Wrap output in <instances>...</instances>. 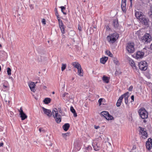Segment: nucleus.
<instances>
[{
	"instance_id": "obj_48",
	"label": "nucleus",
	"mask_w": 152,
	"mask_h": 152,
	"mask_svg": "<svg viewBox=\"0 0 152 152\" xmlns=\"http://www.w3.org/2000/svg\"><path fill=\"white\" fill-rule=\"evenodd\" d=\"M55 15L57 17V18H60L58 14V12L55 13Z\"/></svg>"
},
{
	"instance_id": "obj_47",
	"label": "nucleus",
	"mask_w": 152,
	"mask_h": 152,
	"mask_svg": "<svg viewBox=\"0 0 152 152\" xmlns=\"http://www.w3.org/2000/svg\"><path fill=\"white\" fill-rule=\"evenodd\" d=\"M57 19L58 22V24L62 22V21L60 19V18H57Z\"/></svg>"
},
{
	"instance_id": "obj_64",
	"label": "nucleus",
	"mask_w": 152,
	"mask_h": 152,
	"mask_svg": "<svg viewBox=\"0 0 152 152\" xmlns=\"http://www.w3.org/2000/svg\"><path fill=\"white\" fill-rule=\"evenodd\" d=\"M52 94H55V92L54 91H53L52 92Z\"/></svg>"
},
{
	"instance_id": "obj_30",
	"label": "nucleus",
	"mask_w": 152,
	"mask_h": 152,
	"mask_svg": "<svg viewBox=\"0 0 152 152\" xmlns=\"http://www.w3.org/2000/svg\"><path fill=\"white\" fill-rule=\"evenodd\" d=\"M66 67V64H62L61 67V70L62 71H64Z\"/></svg>"
},
{
	"instance_id": "obj_31",
	"label": "nucleus",
	"mask_w": 152,
	"mask_h": 152,
	"mask_svg": "<svg viewBox=\"0 0 152 152\" xmlns=\"http://www.w3.org/2000/svg\"><path fill=\"white\" fill-rule=\"evenodd\" d=\"M11 70L9 67H8L7 68V74L9 75H11Z\"/></svg>"
},
{
	"instance_id": "obj_56",
	"label": "nucleus",
	"mask_w": 152,
	"mask_h": 152,
	"mask_svg": "<svg viewBox=\"0 0 152 152\" xmlns=\"http://www.w3.org/2000/svg\"><path fill=\"white\" fill-rule=\"evenodd\" d=\"M132 67H135V68H136V65H135V64L134 63L132 65Z\"/></svg>"
},
{
	"instance_id": "obj_32",
	"label": "nucleus",
	"mask_w": 152,
	"mask_h": 152,
	"mask_svg": "<svg viewBox=\"0 0 152 152\" xmlns=\"http://www.w3.org/2000/svg\"><path fill=\"white\" fill-rule=\"evenodd\" d=\"M58 111L59 113H61V114L62 115H64V112H62L61 107H59L58 108Z\"/></svg>"
},
{
	"instance_id": "obj_60",
	"label": "nucleus",
	"mask_w": 152,
	"mask_h": 152,
	"mask_svg": "<svg viewBox=\"0 0 152 152\" xmlns=\"http://www.w3.org/2000/svg\"><path fill=\"white\" fill-rule=\"evenodd\" d=\"M30 8L31 9H32V8H33V7H32V5H30Z\"/></svg>"
},
{
	"instance_id": "obj_28",
	"label": "nucleus",
	"mask_w": 152,
	"mask_h": 152,
	"mask_svg": "<svg viewBox=\"0 0 152 152\" xmlns=\"http://www.w3.org/2000/svg\"><path fill=\"white\" fill-rule=\"evenodd\" d=\"M60 8H61V11L63 13V14L64 15H66V11H65L66 10V7L65 6H61L60 7Z\"/></svg>"
},
{
	"instance_id": "obj_22",
	"label": "nucleus",
	"mask_w": 152,
	"mask_h": 152,
	"mask_svg": "<svg viewBox=\"0 0 152 152\" xmlns=\"http://www.w3.org/2000/svg\"><path fill=\"white\" fill-rule=\"evenodd\" d=\"M70 111L73 114L74 116L75 117H77V114L75 110L72 106L70 107Z\"/></svg>"
},
{
	"instance_id": "obj_33",
	"label": "nucleus",
	"mask_w": 152,
	"mask_h": 152,
	"mask_svg": "<svg viewBox=\"0 0 152 152\" xmlns=\"http://www.w3.org/2000/svg\"><path fill=\"white\" fill-rule=\"evenodd\" d=\"M148 15L150 18L152 19V10H150L148 12Z\"/></svg>"
},
{
	"instance_id": "obj_61",
	"label": "nucleus",
	"mask_w": 152,
	"mask_h": 152,
	"mask_svg": "<svg viewBox=\"0 0 152 152\" xmlns=\"http://www.w3.org/2000/svg\"><path fill=\"white\" fill-rule=\"evenodd\" d=\"M10 114L11 115H12V114L13 113L12 112H10Z\"/></svg>"
},
{
	"instance_id": "obj_21",
	"label": "nucleus",
	"mask_w": 152,
	"mask_h": 152,
	"mask_svg": "<svg viewBox=\"0 0 152 152\" xmlns=\"http://www.w3.org/2000/svg\"><path fill=\"white\" fill-rule=\"evenodd\" d=\"M20 117L22 120H24L27 117V116L24 112L20 114Z\"/></svg>"
},
{
	"instance_id": "obj_51",
	"label": "nucleus",
	"mask_w": 152,
	"mask_h": 152,
	"mask_svg": "<svg viewBox=\"0 0 152 152\" xmlns=\"http://www.w3.org/2000/svg\"><path fill=\"white\" fill-rule=\"evenodd\" d=\"M7 86L5 85L4 84L3 85V88L4 89H5L7 88Z\"/></svg>"
},
{
	"instance_id": "obj_55",
	"label": "nucleus",
	"mask_w": 152,
	"mask_h": 152,
	"mask_svg": "<svg viewBox=\"0 0 152 152\" xmlns=\"http://www.w3.org/2000/svg\"><path fill=\"white\" fill-rule=\"evenodd\" d=\"M7 102H8V103H7V104L8 105H9V106H10V101L9 100H8V101Z\"/></svg>"
},
{
	"instance_id": "obj_5",
	"label": "nucleus",
	"mask_w": 152,
	"mask_h": 152,
	"mask_svg": "<svg viewBox=\"0 0 152 152\" xmlns=\"http://www.w3.org/2000/svg\"><path fill=\"white\" fill-rule=\"evenodd\" d=\"M118 37V34L116 33H114L107 36V39L110 42L113 43L116 41Z\"/></svg>"
},
{
	"instance_id": "obj_46",
	"label": "nucleus",
	"mask_w": 152,
	"mask_h": 152,
	"mask_svg": "<svg viewBox=\"0 0 152 152\" xmlns=\"http://www.w3.org/2000/svg\"><path fill=\"white\" fill-rule=\"evenodd\" d=\"M131 99L132 101H131V102H132L134 101V95H132L131 96Z\"/></svg>"
},
{
	"instance_id": "obj_1",
	"label": "nucleus",
	"mask_w": 152,
	"mask_h": 152,
	"mask_svg": "<svg viewBox=\"0 0 152 152\" xmlns=\"http://www.w3.org/2000/svg\"><path fill=\"white\" fill-rule=\"evenodd\" d=\"M136 17L139 20L142 24L146 26H148L150 21L141 12H136L135 13Z\"/></svg>"
},
{
	"instance_id": "obj_62",
	"label": "nucleus",
	"mask_w": 152,
	"mask_h": 152,
	"mask_svg": "<svg viewBox=\"0 0 152 152\" xmlns=\"http://www.w3.org/2000/svg\"><path fill=\"white\" fill-rule=\"evenodd\" d=\"M4 100H5V101L6 102H7L8 101H7V100H6L5 99Z\"/></svg>"
},
{
	"instance_id": "obj_63",
	"label": "nucleus",
	"mask_w": 152,
	"mask_h": 152,
	"mask_svg": "<svg viewBox=\"0 0 152 152\" xmlns=\"http://www.w3.org/2000/svg\"><path fill=\"white\" fill-rule=\"evenodd\" d=\"M47 88V87H46V86H44V89H45V88Z\"/></svg>"
},
{
	"instance_id": "obj_9",
	"label": "nucleus",
	"mask_w": 152,
	"mask_h": 152,
	"mask_svg": "<svg viewBox=\"0 0 152 152\" xmlns=\"http://www.w3.org/2000/svg\"><path fill=\"white\" fill-rule=\"evenodd\" d=\"M144 55V52L141 51H138L135 53V54H134L133 56L134 58L138 59H142L143 58Z\"/></svg>"
},
{
	"instance_id": "obj_10",
	"label": "nucleus",
	"mask_w": 152,
	"mask_h": 152,
	"mask_svg": "<svg viewBox=\"0 0 152 152\" xmlns=\"http://www.w3.org/2000/svg\"><path fill=\"white\" fill-rule=\"evenodd\" d=\"M152 145V139L149 138L146 142V147L147 149L149 151L151 150Z\"/></svg>"
},
{
	"instance_id": "obj_43",
	"label": "nucleus",
	"mask_w": 152,
	"mask_h": 152,
	"mask_svg": "<svg viewBox=\"0 0 152 152\" xmlns=\"http://www.w3.org/2000/svg\"><path fill=\"white\" fill-rule=\"evenodd\" d=\"M133 88V86H131L129 87L128 90L129 91H132Z\"/></svg>"
},
{
	"instance_id": "obj_27",
	"label": "nucleus",
	"mask_w": 152,
	"mask_h": 152,
	"mask_svg": "<svg viewBox=\"0 0 152 152\" xmlns=\"http://www.w3.org/2000/svg\"><path fill=\"white\" fill-rule=\"evenodd\" d=\"M121 8L123 11L125 12L126 11V4H121Z\"/></svg>"
},
{
	"instance_id": "obj_17",
	"label": "nucleus",
	"mask_w": 152,
	"mask_h": 152,
	"mask_svg": "<svg viewBox=\"0 0 152 152\" xmlns=\"http://www.w3.org/2000/svg\"><path fill=\"white\" fill-rule=\"evenodd\" d=\"M70 127V125L68 123H66L63 126L62 128L65 131H67Z\"/></svg>"
},
{
	"instance_id": "obj_25",
	"label": "nucleus",
	"mask_w": 152,
	"mask_h": 152,
	"mask_svg": "<svg viewBox=\"0 0 152 152\" xmlns=\"http://www.w3.org/2000/svg\"><path fill=\"white\" fill-rule=\"evenodd\" d=\"M129 94L128 92H127L126 93H125L124 94L122 95L119 98L118 100L122 102L123 99L124 98H125V97L126 96L128 95Z\"/></svg>"
},
{
	"instance_id": "obj_24",
	"label": "nucleus",
	"mask_w": 152,
	"mask_h": 152,
	"mask_svg": "<svg viewBox=\"0 0 152 152\" xmlns=\"http://www.w3.org/2000/svg\"><path fill=\"white\" fill-rule=\"evenodd\" d=\"M102 80L105 83H108L109 82V79L108 77L105 75L103 76L102 77Z\"/></svg>"
},
{
	"instance_id": "obj_54",
	"label": "nucleus",
	"mask_w": 152,
	"mask_h": 152,
	"mask_svg": "<svg viewBox=\"0 0 152 152\" xmlns=\"http://www.w3.org/2000/svg\"><path fill=\"white\" fill-rule=\"evenodd\" d=\"M4 145L3 142H2L0 143V147L3 146Z\"/></svg>"
},
{
	"instance_id": "obj_7",
	"label": "nucleus",
	"mask_w": 152,
	"mask_h": 152,
	"mask_svg": "<svg viewBox=\"0 0 152 152\" xmlns=\"http://www.w3.org/2000/svg\"><path fill=\"white\" fill-rule=\"evenodd\" d=\"M101 115L104 117L106 120L108 121L114 119V117L110 115L107 111H103L101 112Z\"/></svg>"
},
{
	"instance_id": "obj_13",
	"label": "nucleus",
	"mask_w": 152,
	"mask_h": 152,
	"mask_svg": "<svg viewBox=\"0 0 152 152\" xmlns=\"http://www.w3.org/2000/svg\"><path fill=\"white\" fill-rule=\"evenodd\" d=\"M92 145L94 148V149L95 151H98L101 148L100 144L98 142L96 143L95 145L92 144Z\"/></svg>"
},
{
	"instance_id": "obj_53",
	"label": "nucleus",
	"mask_w": 152,
	"mask_h": 152,
	"mask_svg": "<svg viewBox=\"0 0 152 152\" xmlns=\"http://www.w3.org/2000/svg\"><path fill=\"white\" fill-rule=\"evenodd\" d=\"M99 128V126H94V128L96 129H98Z\"/></svg>"
},
{
	"instance_id": "obj_38",
	"label": "nucleus",
	"mask_w": 152,
	"mask_h": 152,
	"mask_svg": "<svg viewBox=\"0 0 152 152\" xmlns=\"http://www.w3.org/2000/svg\"><path fill=\"white\" fill-rule=\"evenodd\" d=\"M129 97V96L127 95L125 97V102L126 104H127L128 103V98Z\"/></svg>"
},
{
	"instance_id": "obj_42",
	"label": "nucleus",
	"mask_w": 152,
	"mask_h": 152,
	"mask_svg": "<svg viewBox=\"0 0 152 152\" xmlns=\"http://www.w3.org/2000/svg\"><path fill=\"white\" fill-rule=\"evenodd\" d=\"M18 111L20 113L19 114L24 112L22 107H21L20 109L18 110Z\"/></svg>"
},
{
	"instance_id": "obj_37",
	"label": "nucleus",
	"mask_w": 152,
	"mask_h": 152,
	"mask_svg": "<svg viewBox=\"0 0 152 152\" xmlns=\"http://www.w3.org/2000/svg\"><path fill=\"white\" fill-rule=\"evenodd\" d=\"M113 61L114 63L116 65L117 64L118 62V60L116 58H113Z\"/></svg>"
},
{
	"instance_id": "obj_39",
	"label": "nucleus",
	"mask_w": 152,
	"mask_h": 152,
	"mask_svg": "<svg viewBox=\"0 0 152 152\" xmlns=\"http://www.w3.org/2000/svg\"><path fill=\"white\" fill-rule=\"evenodd\" d=\"M105 28L106 31H109L110 30V28L109 27L108 25H106L105 26Z\"/></svg>"
},
{
	"instance_id": "obj_44",
	"label": "nucleus",
	"mask_w": 152,
	"mask_h": 152,
	"mask_svg": "<svg viewBox=\"0 0 152 152\" xmlns=\"http://www.w3.org/2000/svg\"><path fill=\"white\" fill-rule=\"evenodd\" d=\"M42 23H43L44 24H45L46 23V21L45 19L44 18L43 19H42Z\"/></svg>"
},
{
	"instance_id": "obj_15",
	"label": "nucleus",
	"mask_w": 152,
	"mask_h": 152,
	"mask_svg": "<svg viewBox=\"0 0 152 152\" xmlns=\"http://www.w3.org/2000/svg\"><path fill=\"white\" fill-rule=\"evenodd\" d=\"M113 25L115 28H117L119 26L118 20L117 19H114L113 22Z\"/></svg>"
},
{
	"instance_id": "obj_29",
	"label": "nucleus",
	"mask_w": 152,
	"mask_h": 152,
	"mask_svg": "<svg viewBox=\"0 0 152 152\" xmlns=\"http://www.w3.org/2000/svg\"><path fill=\"white\" fill-rule=\"evenodd\" d=\"M62 136L65 140H66V137L70 136V132H67L66 133H63L62 134Z\"/></svg>"
},
{
	"instance_id": "obj_57",
	"label": "nucleus",
	"mask_w": 152,
	"mask_h": 152,
	"mask_svg": "<svg viewBox=\"0 0 152 152\" xmlns=\"http://www.w3.org/2000/svg\"><path fill=\"white\" fill-rule=\"evenodd\" d=\"M54 11H55V13L56 12H58L57 9L56 8H55Z\"/></svg>"
},
{
	"instance_id": "obj_34",
	"label": "nucleus",
	"mask_w": 152,
	"mask_h": 152,
	"mask_svg": "<svg viewBox=\"0 0 152 152\" xmlns=\"http://www.w3.org/2000/svg\"><path fill=\"white\" fill-rule=\"evenodd\" d=\"M121 102H122L121 101L118 100V101L117 102L116 104V106H117V107H120L121 105Z\"/></svg>"
},
{
	"instance_id": "obj_11",
	"label": "nucleus",
	"mask_w": 152,
	"mask_h": 152,
	"mask_svg": "<svg viewBox=\"0 0 152 152\" xmlns=\"http://www.w3.org/2000/svg\"><path fill=\"white\" fill-rule=\"evenodd\" d=\"M139 128H140V133L145 137V139L147 138L148 137V133L146 129L145 128H143L140 126L139 127Z\"/></svg>"
},
{
	"instance_id": "obj_12",
	"label": "nucleus",
	"mask_w": 152,
	"mask_h": 152,
	"mask_svg": "<svg viewBox=\"0 0 152 152\" xmlns=\"http://www.w3.org/2000/svg\"><path fill=\"white\" fill-rule=\"evenodd\" d=\"M42 110L44 113L48 117H50L52 115V113L50 110L44 107H42Z\"/></svg>"
},
{
	"instance_id": "obj_14",
	"label": "nucleus",
	"mask_w": 152,
	"mask_h": 152,
	"mask_svg": "<svg viewBox=\"0 0 152 152\" xmlns=\"http://www.w3.org/2000/svg\"><path fill=\"white\" fill-rule=\"evenodd\" d=\"M35 84L34 82H31L29 85V87L30 88L31 91L34 92L35 91Z\"/></svg>"
},
{
	"instance_id": "obj_40",
	"label": "nucleus",
	"mask_w": 152,
	"mask_h": 152,
	"mask_svg": "<svg viewBox=\"0 0 152 152\" xmlns=\"http://www.w3.org/2000/svg\"><path fill=\"white\" fill-rule=\"evenodd\" d=\"M103 100V99L100 98L98 100V102L99 104V105H101L102 104V100Z\"/></svg>"
},
{
	"instance_id": "obj_50",
	"label": "nucleus",
	"mask_w": 152,
	"mask_h": 152,
	"mask_svg": "<svg viewBox=\"0 0 152 152\" xmlns=\"http://www.w3.org/2000/svg\"><path fill=\"white\" fill-rule=\"evenodd\" d=\"M134 61H130V65H131V66H132V65L134 64Z\"/></svg>"
},
{
	"instance_id": "obj_41",
	"label": "nucleus",
	"mask_w": 152,
	"mask_h": 152,
	"mask_svg": "<svg viewBox=\"0 0 152 152\" xmlns=\"http://www.w3.org/2000/svg\"><path fill=\"white\" fill-rule=\"evenodd\" d=\"M69 95V94L66 92H65L62 95L63 97H65L66 96V97H67V95Z\"/></svg>"
},
{
	"instance_id": "obj_8",
	"label": "nucleus",
	"mask_w": 152,
	"mask_h": 152,
	"mask_svg": "<svg viewBox=\"0 0 152 152\" xmlns=\"http://www.w3.org/2000/svg\"><path fill=\"white\" fill-rule=\"evenodd\" d=\"M138 65L140 69L141 70L145 71L147 69V63L145 61L140 62Z\"/></svg>"
},
{
	"instance_id": "obj_16",
	"label": "nucleus",
	"mask_w": 152,
	"mask_h": 152,
	"mask_svg": "<svg viewBox=\"0 0 152 152\" xmlns=\"http://www.w3.org/2000/svg\"><path fill=\"white\" fill-rule=\"evenodd\" d=\"M59 26L61 30L62 33V34H64L65 33L64 27L63 22L59 23Z\"/></svg>"
},
{
	"instance_id": "obj_45",
	"label": "nucleus",
	"mask_w": 152,
	"mask_h": 152,
	"mask_svg": "<svg viewBox=\"0 0 152 152\" xmlns=\"http://www.w3.org/2000/svg\"><path fill=\"white\" fill-rule=\"evenodd\" d=\"M42 128H40L39 129V131L40 132H45V131L44 130L42 129Z\"/></svg>"
},
{
	"instance_id": "obj_6",
	"label": "nucleus",
	"mask_w": 152,
	"mask_h": 152,
	"mask_svg": "<svg viewBox=\"0 0 152 152\" xmlns=\"http://www.w3.org/2000/svg\"><path fill=\"white\" fill-rule=\"evenodd\" d=\"M126 50L128 53H133L135 50L134 44L133 42H129L126 44Z\"/></svg>"
},
{
	"instance_id": "obj_36",
	"label": "nucleus",
	"mask_w": 152,
	"mask_h": 152,
	"mask_svg": "<svg viewBox=\"0 0 152 152\" xmlns=\"http://www.w3.org/2000/svg\"><path fill=\"white\" fill-rule=\"evenodd\" d=\"M86 150L89 151L91 150L92 149V148L91 146L88 145L87 147L86 148Z\"/></svg>"
},
{
	"instance_id": "obj_59",
	"label": "nucleus",
	"mask_w": 152,
	"mask_h": 152,
	"mask_svg": "<svg viewBox=\"0 0 152 152\" xmlns=\"http://www.w3.org/2000/svg\"><path fill=\"white\" fill-rule=\"evenodd\" d=\"M129 1L130 2L131 4L132 5V0H129Z\"/></svg>"
},
{
	"instance_id": "obj_3",
	"label": "nucleus",
	"mask_w": 152,
	"mask_h": 152,
	"mask_svg": "<svg viewBox=\"0 0 152 152\" xmlns=\"http://www.w3.org/2000/svg\"><path fill=\"white\" fill-rule=\"evenodd\" d=\"M53 115L55 119V121L57 124H59L61 121V115L59 114L58 113L57 109L55 108L52 111Z\"/></svg>"
},
{
	"instance_id": "obj_4",
	"label": "nucleus",
	"mask_w": 152,
	"mask_h": 152,
	"mask_svg": "<svg viewBox=\"0 0 152 152\" xmlns=\"http://www.w3.org/2000/svg\"><path fill=\"white\" fill-rule=\"evenodd\" d=\"M138 113L140 117L142 119L147 118L148 117V113L144 107L140 108L138 111Z\"/></svg>"
},
{
	"instance_id": "obj_23",
	"label": "nucleus",
	"mask_w": 152,
	"mask_h": 152,
	"mask_svg": "<svg viewBox=\"0 0 152 152\" xmlns=\"http://www.w3.org/2000/svg\"><path fill=\"white\" fill-rule=\"evenodd\" d=\"M78 69V75L80 76H83V71L82 69L81 66L77 68Z\"/></svg>"
},
{
	"instance_id": "obj_58",
	"label": "nucleus",
	"mask_w": 152,
	"mask_h": 152,
	"mask_svg": "<svg viewBox=\"0 0 152 152\" xmlns=\"http://www.w3.org/2000/svg\"><path fill=\"white\" fill-rule=\"evenodd\" d=\"M144 119V120H143V122L145 123H146L147 122V121L145 119Z\"/></svg>"
},
{
	"instance_id": "obj_49",
	"label": "nucleus",
	"mask_w": 152,
	"mask_h": 152,
	"mask_svg": "<svg viewBox=\"0 0 152 152\" xmlns=\"http://www.w3.org/2000/svg\"><path fill=\"white\" fill-rule=\"evenodd\" d=\"M126 0H122V4H126Z\"/></svg>"
},
{
	"instance_id": "obj_19",
	"label": "nucleus",
	"mask_w": 152,
	"mask_h": 152,
	"mask_svg": "<svg viewBox=\"0 0 152 152\" xmlns=\"http://www.w3.org/2000/svg\"><path fill=\"white\" fill-rule=\"evenodd\" d=\"M108 59V57H104L100 58V62L101 63L104 64L105 63Z\"/></svg>"
},
{
	"instance_id": "obj_2",
	"label": "nucleus",
	"mask_w": 152,
	"mask_h": 152,
	"mask_svg": "<svg viewBox=\"0 0 152 152\" xmlns=\"http://www.w3.org/2000/svg\"><path fill=\"white\" fill-rule=\"evenodd\" d=\"M152 40V37L151 35L148 33H145L140 39V41L145 44L150 43Z\"/></svg>"
},
{
	"instance_id": "obj_18",
	"label": "nucleus",
	"mask_w": 152,
	"mask_h": 152,
	"mask_svg": "<svg viewBox=\"0 0 152 152\" xmlns=\"http://www.w3.org/2000/svg\"><path fill=\"white\" fill-rule=\"evenodd\" d=\"M136 34L139 40H140V39L142 37V35H143V32L141 31V30H139L136 33Z\"/></svg>"
},
{
	"instance_id": "obj_52",
	"label": "nucleus",
	"mask_w": 152,
	"mask_h": 152,
	"mask_svg": "<svg viewBox=\"0 0 152 152\" xmlns=\"http://www.w3.org/2000/svg\"><path fill=\"white\" fill-rule=\"evenodd\" d=\"M78 29L79 31H81V27L79 26L78 27Z\"/></svg>"
},
{
	"instance_id": "obj_35",
	"label": "nucleus",
	"mask_w": 152,
	"mask_h": 152,
	"mask_svg": "<svg viewBox=\"0 0 152 152\" xmlns=\"http://www.w3.org/2000/svg\"><path fill=\"white\" fill-rule=\"evenodd\" d=\"M106 53L107 54V55L109 56H110V57H112L113 56V54L109 51L107 50L106 51Z\"/></svg>"
},
{
	"instance_id": "obj_26",
	"label": "nucleus",
	"mask_w": 152,
	"mask_h": 152,
	"mask_svg": "<svg viewBox=\"0 0 152 152\" xmlns=\"http://www.w3.org/2000/svg\"><path fill=\"white\" fill-rule=\"evenodd\" d=\"M51 99L49 98H46L44 100V102L45 104H48L50 102Z\"/></svg>"
},
{
	"instance_id": "obj_20",
	"label": "nucleus",
	"mask_w": 152,
	"mask_h": 152,
	"mask_svg": "<svg viewBox=\"0 0 152 152\" xmlns=\"http://www.w3.org/2000/svg\"><path fill=\"white\" fill-rule=\"evenodd\" d=\"M72 64L74 67L77 69L79 67H80V65L77 62H73L72 63Z\"/></svg>"
}]
</instances>
